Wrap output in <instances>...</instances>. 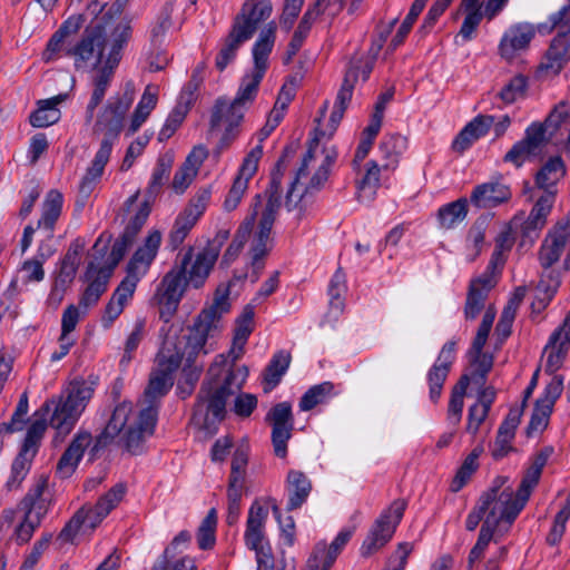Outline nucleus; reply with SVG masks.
Masks as SVG:
<instances>
[{"instance_id": "46", "label": "nucleus", "mask_w": 570, "mask_h": 570, "mask_svg": "<svg viewBox=\"0 0 570 570\" xmlns=\"http://www.w3.org/2000/svg\"><path fill=\"white\" fill-rule=\"evenodd\" d=\"M184 354L175 343L169 340L165 341L156 356L155 371L174 376L181 364Z\"/></svg>"}, {"instance_id": "42", "label": "nucleus", "mask_w": 570, "mask_h": 570, "mask_svg": "<svg viewBox=\"0 0 570 570\" xmlns=\"http://www.w3.org/2000/svg\"><path fill=\"white\" fill-rule=\"evenodd\" d=\"M158 101V89L153 85H148L136 106L132 114L127 135H134L141 125L147 120L150 112L155 109Z\"/></svg>"}, {"instance_id": "35", "label": "nucleus", "mask_w": 570, "mask_h": 570, "mask_svg": "<svg viewBox=\"0 0 570 570\" xmlns=\"http://www.w3.org/2000/svg\"><path fill=\"white\" fill-rule=\"evenodd\" d=\"M109 276L110 272L104 273L102 271H97L92 262L88 264L86 279L90 282L79 299V307L83 309V314L88 308L95 306L101 295L107 291Z\"/></svg>"}, {"instance_id": "55", "label": "nucleus", "mask_w": 570, "mask_h": 570, "mask_svg": "<svg viewBox=\"0 0 570 570\" xmlns=\"http://www.w3.org/2000/svg\"><path fill=\"white\" fill-rule=\"evenodd\" d=\"M217 513L210 509L197 530V543L202 550L212 549L216 542Z\"/></svg>"}, {"instance_id": "5", "label": "nucleus", "mask_w": 570, "mask_h": 570, "mask_svg": "<svg viewBox=\"0 0 570 570\" xmlns=\"http://www.w3.org/2000/svg\"><path fill=\"white\" fill-rule=\"evenodd\" d=\"M161 233L158 229L148 232L144 243L136 249L126 267V276L114 291L107 303L101 325L109 328L121 315L125 306L132 298L140 279L148 273L161 245Z\"/></svg>"}, {"instance_id": "53", "label": "nucleus", "mask_w": 570, "mask_h": 570, "mask_svg": "<svg viewBox=\"0 0 570 570\" xmlns=\"http://www.w3.org/2000/svg\"><path fill=\"white\" fill-rule=\"evenodd\" d=\"M519 228L521 236L520 246H532L535 239L539 237L540 232L544 227L542 223H539L535 218L529 215L527 218L523 214H518L511 220V228Z\"/></svg>"}, {"instance_id": "1", "label": "nucleus", "mask_w": 570, "mask_h": 570, "mask_svg": "<svg viewBox=\"0 0 570 570\" xmlns=\"http://www.w3.org/2000/svg\"><path fill=\"white\" fill-rule=\"evenodd\" d=\"M92 395L94 389L90 384L83 380H75L67 389L66 396L51 399L42 404L35 413V416L40 414V417L35 419L28 428L22 445L11 463L4 484L7 491L19 490L29 474L47 430L46 416L52 411L50 426L56 430L57 438L63 439L71 432Z\"/></svg>"}, {"instance_id": "47", "label": "nucleus", "mask_w": 570, "mask_h": 570, "mask_svg": "<svg viewBox=\"0 0 570 570\" xmlns=\"http://www.w3.org/2000/svg\"><path fill=\"white\" fill-rule=\"evenodd\" d=\"M381 168L375 160L365 164V174L356 183L357 197L362 202H372L381 186Z\"/></svg>"}, {"instance_id": "60", "label": "nucleus", "mask_w": 570, "mask_h": 570, "mask_svg": "<svg viewBox=\"0 0 570 570\" xmlns=\"http://www.w3.org/2000/svg\"><path fill=\"white\" fill-rule=\"evenodd\" d=\"M170 167V160L165 161L164 158L158 159L157 166L153 171L151 179L147 187L148 198H155L159 194L164 183L169 177Z\"/></svg>"}, {"instance_id": "39", "label": "nucleus", "mask_w": 570, "mask_h": 570, "mask_svg": "<svg viewBox=\"0 0 570 570\" xmlns=\"http://www.w3.org/2000/svg\"><path fill=\"white\" fill-rule=\"evenodd\" d=\"M291 360V354L284 350L272 356L263 373V390L265 393H269L279 384L289 367Z\"/></svg>"}, {"instance_id": "44", "label": "nucleus", "mask_w": 570, "mask_h": 570, "mask_svg": "<svg viewBox=\"0 0 570 570\" xmlns=\"http://www.w3.org/2000/svg\"><path fill=\"white\" fill-rule=\"evenodd\" d=\"M468 215L466 198H459L448 203L438 209L436 218L443 229H453L462 223Z\"/></svg>"}, {"instance_id": "52", "label": "nucleus", "mask_w": 570, "mask_h": 570, "mask_svg": "<svg viewBox=\"0 0 570 570\" xmlns=\"http://www.w3.org/2000/svg\"><path fill=\"white\" fill-rule=\"evenodd\" d=\"M246 41L248 40L243 38L239 33H237L230 28L229 33L225 38L224 43L216 56V68L219 71L225 70V68L235 60L238 49Z\"/></svg>"}, {"instance_id": "16", "label": "nucleus", "mask_w": 570, "mask_h": 570, "mask_svg": "<svg viewBox=\"0 0 570 570\" xmlns=\"http://www.w3.org/2000/svg\"><path fill=\"white\" fill-rule=\"evenodd\" d=\"M244 111L229 104L226 97H219L215 100L212 108L209 128L210 131L220 130L224 132L218 142V149L228 148L239 135V126L244 119Z\"/></svg>"}, {"instance_id": "7", "label": "nucleus", "mask_w": 570, "mask_h": 570, "mask_svg": "<svg viewBox=\"0 0 570 570\" xmlns=\"http://www.w3.org/2000/svg\"><path fill=\"white\" fill-rule=\"evenodd\" d=\"M131 37V28L129 24H119L111 39L110 50L107 53L105 62L96 67L90 76L89 86L91 88L90 98L85 110V121L91 124L95 118V111L104 101L106 94L111 86L115 70L118 67L122 50Z\"/></svg>"}, {"instance_id": "58", "label": "nucleus", "mask_w": 570, "mask_h": 570, "mask_svg": "<svg viewBox=\"0 0 570 570\" xmlns=\"http://www.w3.org/2000/svg\"><path fill=\"white\" fill-rule=\"evenodd\" d=\"M528 87V79L522 75L513 77L499 92L500 99L504 104H513L522 98Z\"/></svg>"}, {"instance_id": "37", "label": "nucleus", "mask_w": 570, "mask_h": 570, "mask_svg": "<svg viewBox=\"0 0 570 570\" xmlns=\"http://www.w3.org/2000/svg\"><path fill=\"white\" fill-rule=\"evenodd\" d=\"M312 491V482L309 478L302 471L289 470L286 478V492L288 511L301 508L309 497Z\"/></svg>"}, {"instance_id": "34", "label": "nucleus", "mask_w": 570, "mask_h": 570, "mask_svg": "<svg viewBox=\"0 0 570 570\" xmlns=\"http://www.w3.org/2000/svg\"><path fill=\"white\" fill-rule=\"evenodd\" d=\"M570 61V39L569 35L560 31L551 41L546 53L544 60L540 65V70L558 75L566 63Z\"/></svg>"}, {"instance_id": "18", "label": "nucleus", "mask_w": 570, "mask_h": 570, "mask_svg": "<svg viewBox=\"0 0 570 570\" xmlns=\"http://www.w3.org/2000/svg\"><path fill=\"white\" fill-rule=\"evenodd\" d=\"M263 156L262 146H255L243 159L233 184L227 191L223 208L225 212L235 210L240 204L248 189L249 180L254 177L258 168V161Z\"/></svg>"}, {"instance_id": "15", "label": "nucleus", "mask_w": 570, "mask_h": 570, "mask_svg": "<svg viewBox=\"0 0 570 570\" xmlns=\"http://www.w3.org/2000/svg\"><path fill=\"white\" fill-rule=\"evenodd\" d=\"M318 148V139L314 138L308 141L307 150L302 159V165L299 166L296 176L291 184V188L286 195L285 205L288 210L294 209L308 194H313L314 191H318L324 184L327 181L330 176V170L325 169V167H318L314 175L311 177L307 185H305L304 190L297 195H295L298 185L303 178L307 177V167L312 159H314L315 154Z\"/></svg>"}, {"instance_id": "64", "label": "nucleus", "mask_w": 570, "mask_h": 570, "mask_svg": "<svg viewBox=\"0 0 570 570\" xmlns=\"http://www.w3.org/2000/svg\"><path fill=\"white\" fill-rule=\"evenodd\" d=\"M187 110L180 106L175 107L168 115L165 124L163 125L159 134H158V140L160 142L168 140L176 130L180 127L183 124L185 117H186Z\"/></svg>"}, {"instance_id": "13", "label": "nucleus", "mask_w": 570, "mask_h": 570, "mask_svg": "<svg viewBox=\"0 0 570 570\" xmlns=\"http://www.w3.org/2000/svg\"><path fill=\"white\" fill-rule=\"evenodd\" d=\"M268 517V510L255 500L249 510L244 532L245 546L255 551L258 564L272 561V547L265 534V524Z\"/></svg>"}, {"instance_id": "25", "label": "nucleus", "mask_w": 570, "mask_h": 570, "mask_svg": "<svg viewBox=\"0 0 570 570\" xmlns=\"http://www.w3.org/2000/svg\"><path fill=\"white\" fill-rule=\"evenodd\" d=\"M352 534L351 530H342L328 547L325 542H318L307 561L306 570H330Z\"/></svg>"}, {"instance_id": "57", "label": "nucleus", "mask_w": 570, "mask_h": 570, "mask_svg": "<svg viewBox=\"0 0 570 570\" xmlns=\"http://www.w3.org/2000/svg\"><path fill=\"white\" fill-rule=\"evenodd\" d=\"M497 311L493 306H489L483 314L482 322L478 328L476 335L472 342L470 353H479L483 350L490 331L492 328Z\"/></svg>"}, {"instance_id": "50", "label": "nucleus", "mask_w": 570, "mask_h": 570, "mask_svg": "<svg viewBox=\"0 0 570 570\" xmlns=\"http://www.w3.org/2000/svg\"><path fill=\"white\" fill-rule=\"evenodd\" d=\"M469 386V375L463 374L454 385L448 409V421L454 428L459 425L462 419L464 406V395Z\"/></svg>"}, {"instance_id": "41", "label": "nucleus", "mask_w": 570, "mask_h": 570, "mask_svg": "<svg viewBox=\"0 0 570 570\" xmlns=\"http://www.w3.org/2000/svg\"><path fill=\"white\" fill-rule=\"evenodd\" d=\"M460 10L465 13V17L461 24L459 36L464 41H470L473 39L483 17H485L483 3L481 0H461Z\"/></svg>"}, {"instance_id": "22", "label": "nucleus", "mask_w": 570, "mask_h": 570, "mask_svg": "<svg viewBox=\"0 0 570 570\" xmlns=\"http://www.w3.org/2000/svg\"><path fill=\"white\" fill-rule=\"evenodd\" d=\"M456 341L446 342L435 362L426 374L429 384V396L433 403H436L442 394L443 385L450 373L451 366L455 361Z\"/></svg>"}, {"instance_id": "61", "label": "nucleus", "mask_w": 570, "mask_h": 570, "mask_svg": "<svg viewBox=\"0 0 570 570\" xmlns=\"http://www.w3.org/2000/svg\"><path fill=\"white\" fill-rule=\"evenodd\" d=\"M495 531V529L489 527V522L481 525L476 543L469 553L468 562L470 568L483 557L489 543L494 538Z\"/></svg>"}, {"instance_id": "19", "label": "nucleus", "mask_w": 570, "mask_h": 570, "mask_svg": "<svg viewBox=\"0 0 570 570\" xmlns=\"http://www.w3.org/2000/svg\"><path fill=\"white\" fill-rule=\"evenodd\" d=\"M272 12L269 0H245L233 20L232 29L249 40L259 26L269 19Z\"/></svg>"}, {"instance_id": "26", "label": "nucleus", "mask_w": 570, "mask_h": 570, "mask_svg": "<svg viewBox=\"0 0 570 570\" xmlns=\"http://www.w3.org/2000/svg\"><path fill=\"white\" fill-rule=\"evenodd\" d=\"M569 238L568 223H559L548 233L539 250V262L543 268H550L559 261Z\"/></svg>"}, {"instance_id": "36", "label": "nucleus", "mask_w": 570, "mask_h": 570, "mask_svg": "<svg viewBox=\"0 0 570 570\" xmlns=\"http://www.w3.org/2000/svg\"><path fill=\"white\" fill-rule=\"evenodd\" d=\"M263 206V196L262 194H256L253 198L250 208V214L245 218V220L239 225L233 242L227 247L224 254V261H233L237 257L239 252L243 249L245 243L247 242L258 216V207Z\"/></svg>"}, {"instance_id": "10", "label": "nucleus", "mask_w": 570, "mask_h": 570, "mask_svg": "<svg viewBox=\"0 0 570 570\" xmlns=\"http://www.w3.org/2000/svg\"><path fill=\"white\" fill-rule=\"evenodd\" d=\"M120 24L124 23L120 22ZM118 26L119 23L110 33L106 31V26L102 23L86 28L80 40L66 50V56L75 59L77 70L86 68L91 60H95V68L105 62L104 52L106 49L110 50L112 35Z\"/></svg>"}, {"instance_id": "4", "label": "nucleus", "mask_w": 570, "mask_h": 570, "mask_svg": "<svg viewBox=\"0 0 570 570\" xmlns=\"http://www.w3.org/2000/svg\"><path fill=\"white\" fill-rule=\"evenodd\" d=\"M129 106L130 101L115 97L110 98L97 114L92 125V135L102 136V139L79 185V193L85 198L91 195L104 174L105 167L110 159L112 147L122 130Z\"/></svg>"}, {"instance_id": "54", "label": "nucleus", "mask_w": 570, "mask_h": 570, "mask_svg": "<svg viewBox=\"0 0 570 570\" xmlns=\"http://www.w3.org/2000/svg\"><path fill=\"white\" fill-rule=\"evenodd\" d=\"M315 20L316 18L314 12H309L307 10L304 13L288 43L285 58L286 63L289 62L293 59V57L299 51Z\"/></svg>"}, {"instance_id": "49", "label": "nucleus", "mask_w": 570, "mask_h": 570, "mask_svg": "<svg viewBox=\"0 0 570 570\" xmlns=\"http://www.w3.org/2000/svg\"><path fill=\"white\" fill-rule=\"evenodd\" d=\"M334 390V384L331 382L313 385L301 397L298 404L299 410L311 411L315 406L326 403L336 394Z\"/></svg>"}, {"instance_id": "27", "label": "nucleus", "mask_w": 570, "mask_h": 570, "mask_svg": "<svg viewBox=\"0 0 570 570\" xmlns=\"http://www.w3.org/2000/svg\"><path fill=\"white\" fill-rule=\"evenodd\" d=\"M495 283L493 275L490 273H484L470 282L463 311L465 320L474 321L480 315Z\"/></svg>"}, {"instance_id": "3", "label": "nucleus", "mask_w": 570, "mask_h": 570, "mask_svg": "<svg viewBox=\"0 0 570 570\" xmlns=\"http://www.w3.org/2000/svg\"><path fill=\"white\" fill-rule=\"evenodd\" d=\"M226 356L219 354L208 370L197 394L193 421L208 433H215L217 425L225 419L227 399L238 392L248 376L245 365L223 370Z\"/></svg>"}, {"instance_id": "31", "label": "nucleus", "mask_w": 570, "mask_h": 570, "mask_svg": "<svg viewBox=\"0 0 570 570\" xmlns=\"http://www.w3.org/2000/svg\"><path fill=\"white\" fill-rule=\"evenodd\" d=\"M219 255V244L208 243L203 250H200L190 267H187L186 279L195 288L204 285L212 268L214 267Z\"/></svg>"}, {"instance_id": "30", "label": "nucleus", "mask_w": 570, "mask_h": 570, "mask_svg": "<svg viewBox=\"0 0 570 570\" xmlns=\"http://www.w3.org/2000/svg\"><path fill=\"white\" fill-rule=\"evenodd\" d=\"M48 479L40 475L20 501V509L28 515L38 517L42 522L51 505V497L47 491Z\"/></svg>"}, {"instance_id": "43", "label": "nucleus", "mask_w": 570, "mask_h": 570, "mask_svg": "<svg viewBox=\"0 0 570 570\" xmlns=\"http://www.w3.org/2000/svg\"><path fill=\"white\" fill-rule=\"evenodd\" d=\"M62 205V194L56 189L49 190L42 204L41 217L38 220V228L46 229L49 234H52L55 225L61 215Z\"/></svg>"}, {"instance_id": "38", "label": "nucleus", "mask_w": 570, "mask_h": 570, "mask_svg": "<svg viewBox=\"0 0 570 570\" xmlns=\"http://www.w3.org/2000/svg\"><path fill=\"white\" fill-rule=\"evenodd\" d=\"M67 98V94H59L51 98L39 100L37 109L29 117L30 125L35 128H46L57 124L61 117L58 106Z\"/></svg>"}, {"instance_id": "63", "label": "nucleus", "mask_w": 570, "mask_h": 570, "mask_svg": "<svg viewBox=\"0 0 570 570\" xmlns=\"http://www.w3.org/2000/svg\"><path fill=\"white\" fill-rule=\"evenodd\" d=\"M553 409L535 401L534 409L527 429L528 435L542 432L549 424Z\"/></svg>"}, {"instance_id": "21", "label": "nucleus", "mask_w": 570, "mask_h": 570, "mask_svg": "<svg viewBox=\"0 0 570 570\" xmlns=\"http://www.w3.org/2000/svg\"><path fill=\"white\" fill-rule=\"evenodd\" d=\"M547 140L544 126L532 122L527 129L524 138L515 142L504 155L503 160L515 167H521L527 160L538 156Z\"/></svg>"}, {"instance_id": "23", "label": "nucleus", "mask_w": 570, "mask_h": 570, "mask_svg": "<svg viewBox=\"0 0 570 570\" xmlns=\"http://www.w3.org/2000/svg\"><path fill=\"white\" fill-rule=\"evenodd\" d=\"M512 196L509 185L502 176L492 177L489 181L476 185L470 196L471 203L478 208H494L510 200Z\"/></svg>"}, {"instance_id": "62", "label": "nucleus", "mask_w": 570, "mask_h": 570, "mask_svg": "<svg viewBox=\"0 0 570 570\" xmlns=\"http://www.w3.org/2000/svg\"><path fill=\"white\" fill-rule=\"evenodd\" d=\"M145 327H146V320L145 318H137L135 321L132 331L128 335L126 343H125V353L121 358V363L124 362H130L132 358L134 352L138 348L140 342L142 341L145 336Z\"/></svg>"}, {"instance_id": "11", "label": "nucleus", "mask_w": 570, "mask_h": 570, "mask_svg": "<svg viewBox=\"0 0 570 570\" xmlns=\"http://www.w3.org/2000/svg\"><path fill=\"white\" fill-rule=\"evenodd\" d=\"M406 507L404 499H396L382 511L362 543V556L368 557L377 552L392 539Z\"/></svg>"}, {"instance_id": "29", "label": "nucleus", "mask_w": 570, "mask_h": 570, "mask_svg": "<svg viewBox=\"0 0 570 570\" xmlns=\"http://www.w3.org/2000/svg\"><path fill=\"white\" fill-rule=\"evenodd\" d=\"M209 336L210 335L208 333L195 325H193L187 336L186 362L183 372L186 375L187 382L191 385L198 380L203 371V366L195 365V361L200 353L206 355L209 352L206 350V343Z\"/></svg>"}, {"instance_id": "9", "label": "nucleus", "mask_w": 570, "mask_h": 570, "mask_svg": "<svg viewBox=\"0 0 570 570\" xmlns=\"http://www.w3.org/2000/svg\"><path fill=\"white\" fill-rule=\"evenodd\" d=\"M193 247L184 254L180 264L173 267L161 279L155 299L159 305V317L168 323L176 313L179 302L183 297L186 279L187 266L193 261Z\"/></svg>"}, {"instance_id": "2", "label": "nucleus", "mask_w": 570, "mask_h": 570, "mask_svg": "<svg viewBox=\"0 0 570 570\" xmlns=\"http://www.w3.org/2000/svg\"><path fill=\"white\" fill-rule=\"evenodd\" d=\"M174 385V376L151 371L144 392L145 406L136 414L130 401L119 402L112 410L105 429L97 438L100 446L114 442L132 455L141 454L146 441L150 438L158 421L161 399Z\"/></svg>"}, {"instance_id": "32", "label": "nucleus", "mask_w": 570, "mask_h": 570, "mask_svg": "<svg viewBox=\"0 0 570 570\" xmlns=\"http://www.w3.org/2000/svg\"><path fill=\"white\" fill-rule=\"evenodd\" d=\"M91 440V434L86 431H79L73 436L57 464V472L61 478H69L75 472L82 459L85 450L90 445Z\"/></svg>"}, {"instance_id": "24", "label": "nucleus", "mask_w": 570, "mask_h": 570, "mask_svg": "<svg viewBox=\"0 0 570 570\" xmlns=\"http://www.w3.org/2000/svg\"><path fill=\"white\" fill-rule=\"evenodd\" d=\"M534 36L535 29L531 23L520 22L511 26L500 40V56L505 60H512L519 52L528 49Z\"/></svg>"}, {"instance_id": "51", "label": "nucleus", "mask_w": 570, "mask_h": 570, "mask_svg": "<svg viewBox=\"0 0 570 570\" xmlns=\"http://www.w3.org/2000/svg\"><path fill=\"white\" fill-rule=\"evenodd\" d=\"M483 453V446H475L464 459L451 483V491L459 492L479 469V458Z\"/></svg>"}, {"instance_id": "59", "label": "nucleus", "mask_w": 570, "mask_h": 570, "mask_svg": "<svg viewBox=\"0 0 570 570\" xmlns=\"http://www.w3.org/2000/svg\"><path fill=\"white\" fill-rule=\"evenodd\" d=\"M29 411V402L27 392H23L19 399V402L16 406V410L11 416L9 422L0 424V428L6 431V433L10 434L13 432L21 431L24 426V416Z\"/></svg>"}, {"instance_id": "12", "label": "nucleus", "mask_w": 570, "mask_h": 570, "mask_svg": "<svg viewBox=\"0 0 570 570\" xmlns=\"http://www.w3.org/2000/svg\"><path fill=\"white\" fill-rule=\"evenodd\" d=\"M406 507L404 499H396L382 511L362 543V556L368 557L377 552L392 539Z\"/></svg>"}, {"instance_id": "6", "label": "nucleus", "mask_w": 570, "mask_h": 570, "mask_svg": "<svg viewBox=\"0 0 570 570\" xmlns=\"http://www.w3.org/2000/svg\"><path fill=\"white\" fill-rule=\"evenodd\" d=\"M282 166L283 160L279 159L276 164V168L271 174L268 187L264 194H262L265 204L262 212L258 210V230L255 234L250 246L252 266L256 269L254 281L258 278V272L264 267L263 259L271 249L268 246L271 232L282 205Z\"/></svg>"}, {"instance_id": "17", "label": "nucleus", "mask_w": 570, "mask_h": 570, "mask_svg": "<svg viewBox=\"0 0 570 570\" xmlns=\"http://www.w3.org/2000/svg\"><path fill=\"white\" fill-rule=\"evenodd\" d=\"M272 428L271 439L274 454L284 459L287 455V444L293 435L294 415L289 402H281L271 407L265 416Z\"/></svg>"}, {"instance_id": "45", "label": "nucleus", "mask_w": 570, "mask_h": 570, "mask_svg": "<svg viewBox=\"0 0 570 570\" xmlns=\"http://www.w3.org/2000/svg\"><path fill=\"white\" fill-rule=\"evenodd\" d=\"M406 148L407 139L404 136L400 134L385 135L379 145V150L385 159L382 167L384 169L395 168L400 156Z\"/></svg>"}, {"instance_id": "48", "label": "nucleus", "mask_w": 570, "mask_h": 570, "mask_svg": "<svg viewBox=\"0 0 570 570\" xmlns=\"http://www.w3.org/2000/svg\"><path fill=\"white\" fill-rule=\"evenodd\" d=\"M263 78L264 76L253 71H250V73L248 75H245L240 81L235 98L232 101L229 100V104L245 112L246 109L255 100L258 92L259 83Z\"/></svg>"}, {"instance_id": "33", "label": "nucleus", "mask_w": 570, "mask_h": 570, "mask_svg": "<svg viewBox=\"0 0 570 570\" xmlns=\"http://www.w3.org/2000/svg\"><path fill=\"white\" fill-rule=\"evenodd\" d=\"M277 26L274 21L263 28L253 45L252 53L254 60L253 72L264 76L268 68V58L273 51L276 40Z\"/></svg>"}, {"instance_id": "40", "label": "nucleus", "mask_w": 570, "mask_h": 570, "mask_svg": "<svg viewBox=\"0 0 570 570\" xmlns=\"http://www.w3.org/2000/svg\"><path fill=\"white\" fill-rule=\"evenodd\" d=\"M566 175V166L560 156H554L539 169L535 175V185L543 190V193L554 191L556 185Z\"/></svg>"}, {"instance_id": "20", "label": "nucleus", "mask_w": 570, "mask_h": 570, "mask_svg": "<svg viewBox=\"0 0 570 570\" xmlns=\"http://www.w3.org/2000/svg\"><path fill=\"white\" fill-rule=\"evenodd\" d=\"M570 348V311L567 313L562 324L550 335L542 353L546 356L544 371L554 374L562 367Z\"/></svg>"}, {"instance_id": "56", "label": "nucleus", "mask_w": 570, "mask_h": 570, "mask_svg": "<svg viewBox=\"0 0 570 570\" xmlns=\"http://www.w3.org/2000/svg\"><path fill=\"white\" fill-rule=\"evenodd\" d=\"M255 309L253 305H245L242 314L236 320V327L234 331L233 340H236L237 345H245L249 335L254 330Z\"/></svg>"}, {"instance_id": "28", "label": "nucleus", "mask_w": 570, "mask_h": 570, "mask_svg": "<svg viewBox=\"0 0 570 570\" xmlns=\"http://www.w3.org/2000/svg\"><path fill=\"white\" fill-rule=\"evenodd\" d=\"M229 309V289L218 287L214 302L200 312L194 325L213 336L220 328L222 316Z\"/></svg>"}, {"instance_id": "14", "label": "nucleus", "mask_w": 570, "mask_h": 570, "mask_svg": "<svg viewBox=\"0 0 570 570\" xmlns=\"http://www.w3.org/2000/svg\"><path fill=\"white\" fill-rule=\"evenodd\" d=\"M212 197L209 187L200 188L189 200L188 205L175 218L168 235V245L177 249L186 239L193 227L205 213Z\"/></svg>"}, {"instance_id": "8", "label": "nucleus", "mask_w": 570, "mask_h": 570, "mask_svg": "<svg viewBox=\"0 0 570 570\" xmlns=\"http://www.w3.org/2000/svg\"><path fill=\"white\" fill-rule=\"evenodd\" d=\"M505 482L507 478L497 476L491 487L478 500L480 509L485 513L482 524L489 522V527L495 530L503 523L511 525L523 509L512 489L503 488Z\"/></svg>"}]
</instances>
